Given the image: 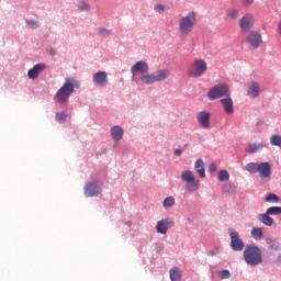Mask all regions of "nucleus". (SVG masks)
I'll return each mask as SVG.
<instances>
[{"label": "nucleus", "instance_id": "28", "mask_svg": "<svg viewBox=\"0 0 281 281\" xmlns=\"http://www.w3.org/2000/svg\"><path fill=\"white\" fill-rule=\"evenodd\" d=\"M258 168H259V165L256 162H249L245 166V170H247V172H250V175L258 173Z\"/></svg>", "mask_w": 281, "mask_h": 281}, {"label": "nucleus", "instance_id": "36", "mask_svg": "<svg viewBox=\"0 0 281 281\" xmlns=\"http://www.w3.org/2000/svg\"><path fill=\"white\" fill-rule=\"evenodd\" d=\"M57 122H65L67 120V113L60 112L56 114Z\"/></svg>", "mask_w": 281, "mask_h": 281}, {"label": "nucleus", "instance_id": "37", "mask_svg": "<svg viewBox=\"0 0 281 281\" xmlns=\"http://www.w3.org/2000/svg\"><path fill=\"white\" fill-rule=\"evenodd\" d=\"M26 24L31 30H36V27H38V22L34 20H29Z\"/></svg>", "mask_w": 281, "mask_h": 281}, {"label": "nucleus", "instance_id": "40", "mask_svg": "<svg viewBox=\"0 0 281 281\" xmlns=\"http://www.w3.org/2000/svg\"><path fill=\"white\" fill-rule=\"evenodd\" d=\"M252 3L254 0H241V5H244V8H249Z\"/></svg>", "mask_w": 281, "mask_h": 281}, {"label": "nucleus", "instance_id": "16", "mask_svg": "<svg viewBox=\"0 0 281 281\" xmlns=\"http://www.w3.org/2000/svg\"><path fill=\"white\" fill-rule=\"evenodd\" d=\"M42 71H45V64H37L29 70L27 76L30 80H36Z\"/></svg>", "mask_w": 281, "mask_h": 281}, {"label": "nucleus", "instance_id": "21", "mask_svg": "<svg viewBox=\"0 0 281 281\" xmlns=\"http://www.w3.org/2000/svg\"><path fill=\"white\" fill-rule=\"evenodd\" d=\"M240 16V10L236 8H231L225 11V18L227 21H236Z\"/></svg>", "mask_w": 281, "mask_h": 281}, {"label": "nucleus", "instance_id": "24", "mask_svg": "<svg viewBox=\"0 0 281 281\" xmlns=\"http://www.w3.org/2000/svg\"><path fill=\"white\" fill-rule=\"evenodd\" d=\"M203 159H198L195 161V172L201 177V179H205V167Z\"/></svg>", "mask_w": 281, "mask_h": 281}, {"label": "nucleus", "instance_id": "30", "mask_svg": "<svg viewBox=\"0 0 281 281\" xmlns=\"http://www.w3.org/2000/svg\"><path fill=\"white\" fill-rule=\"evenodd\" d=\"M270 144L271 146H278L279 148L281 147V135H272L270 137Z\"/></svg>", "mask_w": 281, "mask_h": 281}, {"label": "nucleus", "instance_id": "39", "mask_svg": "<svg viewBox=\"0 0 281 281\" xmlns=\"http://www.w3.org/2000/svg\"><path fill=\"white\" fill-rule=\"evenodd\" d=\"M99 34H101V36H109V34H111V31H109L104 27H100L99 29Z\"/></svg>", "mask_w": 281, "mask_h": 281}, {"label": "nucleus", "instance_id": "3", "mask_svg": "<svg viewBox=\"0 0 281 281\" xmlns=\"http://www.w3.org/2000/svg\"><path fill=\"white\" fill-rule=\"evenodd\" d=\"M196 26V12L190 11L187 15H183L178 23V30L180 34L188 35L194 32Z\"/></svg>", "mask_w": 281, "mask_h": 281}, {"label": "nucleus", "instance_id": "15", "mask_svg": "<svg viewBox=\"0 0 281 281\" xmlns=\"http://www.w3.org/2000/svg\"><path fill=\"white\" fill-rule=\"evenodd\" d=\"M85 194L86 196H98L100 194V189L94 182H88L85 187Z\"/></svg>", "mask_w": 281, "mask_h": 281}, {"label": "nucleus", "instance_id": "6", "mask_svg": "<svg viewBox=\"0 0 281 281\" xmlns=\"http://www.w3.org/2000/svg\"><path fill=\"white\" fill-rule=\"evenodd\" d=\"M181 180L187 183L189 192H196L201 188V182L194 177V172L187 170L181 173Z\"/></svg>", "mask_w": 281, "mask_h": 281}, {"label": "nucleus", "instance_id": "7", "mask_svg": "<svg viewBox=\"0 0 281 281\" xmlns=\"http://www.w3.org/2000/svg\"><path fill=\"white\" fill-rule=\"evenodd\" d=\"M229 95V87L225 83H220L212 87L207 92L209 100H218V98H227Z\"/></svg>", "mask_w": 281, "mask_h": 281}, {"label": "nucleus", "instance_id": "29", "mask_svg": "<svg viewBox=\"0 0 281 281\" xmlns=\"http://www.w3.org/2000/svg\"><path fill=\"white\" fill-rule=\"evenodd\" d=\"M266 213L270 216H278L281 214V206H271Z\"/></svg>", "mask_w": 281, "mask_h": 281}, {"label": "nucleus", "instance_id": "44", "mask_svg": "<svg viewBox=\"0 0 281 281\" xmlns=\"http://www.w3.org/2000/svg\"><path fill=\"white\" fill-rule=\"evenodd\" d=\"M55 52L54 50H50V55L54 56Z\"/></svg>", "mask_w": 281, "mask_h": 281}, {"label": "nucleus", "instance_id": "43", "mask_svg": "<svg viewBox=\"0 0 281 281\" xmlns=\"http://www.w3.org/2000/svg\"><path fill=\"white\" fill-rule=\"evenodd\" d=\"M214 254H216V252L215 251L209 252V256H214Z\"/></svg>", "mask_w": 281, "mask_h": 281}, {"label": "nucleus", "instance_id": "8", "mask_svg": "<svg viewBox=\"0 0 281 281\" xmlns=\"http://www.w3.org/2000/svg\"><path fill=\"white\" fill-rule=\"evenodd\" d=\"M231 236V247L233 251H243L245 249V241L240 239V235L234 228L228 229Z\"/></svg>", "mask_w": 281, "mask_h": 281}, {"label": "nucleus", "instance_id": "23", "mask_svg": "<svg viewBox=\"0 0 281 281\" xmlns=\"http://www.w3.org/2000/svg\"><path fill=\"white\" fill-rule=\"evenodd\" d=\"M250 236L254 238V240H262V238H265L262 227H252L250 231Z\"/></svg>", "mask_w": 281, "mask_h": 281}, {"label": "nucleus", "instance_id": "41", "mask_svg": "<svg viewBox=\"0 0 281 281\" xmlns=\"http://www.w3.org/2000/svg\"><path fill=\"white\" fill-rule=\"evenodd\" d=\"M209 168H210L211 172L216 171V165L215 164H211Z\"/></svg>", "mask_w": 281, "mask_h": 281}, {"label": "nucleus", "instance_id": "10", "mask_svg": "<svg viewBox=\"0 0 281 281\" xmlns=\"http://www.w3.org/2000/svg\"><path fill=\"white\" fill-rule=\"evenodd\" d=\"M251 49H258L262 45V35L258 31H251L245 40Z\"/></svg>", "mask_w": 281, "mask_h": 281}, {"label": "nucleus", "instance_id": "2", "mask_svg": "<svg viewBox=\"0 0 281 281\" xmlns=\"http://www.w3.org/2000/svg\"><path fill=\"white\" fill-rule=\"evenodd\" d=\"M246 265L258 267L262 265V250L256 245H247L243 252Z\"/></svg>", "mask_w": 281, "mask_h": 281}, {"label": "nucleus", "instance_id": "34", "mask_svg": "<svg viewBox=\"0 0 281 281\" xmlns=\"http://www.w3.org/2000/svg\"><path fill=\"white\" fill-rule=\"evenodd\" d=\"M175 205V198L168 196L164 200V207H172Z\"/></svg>", "mask_w": 281, "mask_h": 281}, {"label": "nucleus", "instance_id": "4", "mask_svg": "<svg viewBox=\"0 0 281 281\" xmlns=\"http://www.w3.org/2000/svg\"><path fill=\"white\" fill-rule=\"evenodd\" d=\"M205 74H207V61L203 58L194 59L187 69L189 78H202Z\"/></svg>", "mask_w": 281, "mask_h": 281}, {"label": "nucleus", "instance_id": "35", "mask_svg": "<svg viewBox=\"0 0 281 281\" xmlns=\"http://www.w3.org/2000/svg\"><path fill=\"white\" fill-rule=\"evenodd\" d=\"M231 276H232V273L229 272V270H222L220 272V277L222 280H227L231 278Z\"/></svg>", "mask_w": 281, "mask_h": 281}, {"label": "nucleus", "instance_id": "9", "mask_svg": "<svg viewBox=\"0 0 281 281\" xmlns=\"http://www.w3.org/2000/svg\"><path fill=\"white\" fill-rule=\"evenodd\" d=\"M256 24V19L254 18L252 13H245L239 19V29L240 32H249L254 29V25Z\"/></svg>", "mask_w": 281, "mask_h": 281}, {"label": "nucleus", "instance_id": "13", "mask_svg": "<svg viewBox=\"0 0 281 281\" xmlns=\"http://www.w3.org/2000/svg\"><path fill=\"white\" fill-rule=\"evenodd\" d=\"M92 82L97 87H106L109 85V76L104 71H98L94 74Z\"/></svg>", "mask_w": 281, "mask_h": 281}, {"label": "nucleus", "instance_id": "42", "mask_svg": "<svg viewBox=\"0 0 281 281\" xmlns=\"http://www.w3.org/2000/svg\"><path fill=\"white\" fill-rule=\"evenodd\" d=\"M181 149H176L175 151H173V155H176L177 157H181Z\"/></svg>", "mask_w": 281, "mask_h": 281}, {"label": "nucleus", "instance_id": "1", "mask_svg": "<svg viewBox=\"0 0 281 281\" xmlns=\"http://www.w3.org/2000/svg\"><path fill=\"white\" fill-rule=\"evenodd\" d=\"M80 83L75 78H66L63 87L55 94V102L58 104H67V101L74 93L75 89H78Z\"/></svg>", "mask_w": 281, "mask_h": 281}, {"label": "nucleus", "instance_id": "18", "mask_svg": "<svg viewBox=\"0 0 281 281\" xmlns=\"http://www.w3.org/2000/svg\"><path fill=\"white\" fill-rule=\"evenodd\" d=\"M221 102L225 113H227V115H232L234 113V101L232 98L228 95L225 99H222Z\"/></svg>", "mask_w": 281, "mask_h": 281}, {"label": "nucleus", "instance_id": "14", "mask_svg": "<svg viewBox=\"0 0 281 281\" xmlns=\"http://www.w3.org/2000/svg\"><path fill=\"white\" fill-rule=\"evenodd\" d=\"M258 172L261 179H269L271 177V165L269 162L259 164Z\"/></svg>", "mask_w": 281, "mask_h": 281}, {"label": "nucleus", "instance_id": "27", "mask_svg": "<svg viewBox=\"0 0 281 281\" xmlns=\"http://www.w3.org/2000/svg\"><path fill=\"white\" fill-rule=\"evenodd\" d=\"M169 273L171 281H181V270L179 268H172Z\"/></svg>", "mask_w": 281, "mask_h": 281}, {"label": "nucleus", "instance_id": "32", "mask_svg": "<svg viewBox=\"0 0 281 281\" xmlns=\"http://www.w3.org/2000/svg\"><path fill=\"white\" fill-rule=\"evenodd\" d=\"M78 9L81 11V12H89L91 10V5H89V3L85 2V1H80L78 3Z\"/></svg>", "mask_w": 281, "mask_h": 281}, {"label": "nucleus", "instance_id": "20", "mask_svg": "<svg viewBox=\"0 0 281 281\" xmlns=\"http://www.w3.org/2000/svg\"><path fill=\"white\" fill-rule=\"evenodd\" d=\"M262 148H265L263 143H254L246 146L245 153H248L249 155H254V153H259V150H262Z\"/></svg>", "mask_w": 281, "mask_h": 281}, {"label": "nucleus", "instance_id": "12", "mask_svg": "<svg viewBox=\"0 0 281 281\" xmlns=\"http://www.w3.org/2000/svg\"><path fill=\"white\" fill-rule=\"evenodd\" d=\"M148 63L139 60L131 67V74L132 76H139V74H148Z\"/></svg>", "mask_w": 281, "mask_h": 281}, {"label": "nucleus", "instance_id": "17", "mask_svg": "<svg viewBox=\"0 0 281 281\" xmlns=\"http://www.w3.org/2000/svg\"><path fill=\"white\" fill-rule=\"evenodd\" d=\"M247 95L248 98H258V95H260V86L258 85V82H250V85L248 86Z\"/></svg>", "mask_w": 281, "mask_h": 281}, {"label": "nucleus", "instance_id": "19", "mask_svg": "<svg viewBox=\"0 0 281 281\" xmlns=\"http://www.w3.org/2000/svg\"><path fill=\"white\" fill-rule=\"evenodd\" d=\"M196 120L203 128H210V114L207 112H200Z\"/></svg>", "mask_w": 281, "mask_h": 281}, {"label": "nucleus", "instance_id": "22", "mask_svg": "<svg viewBox=\"0 0 281 281\" xmlns=\"http://www.w3.org/2000/svg\"><path fill=\"white\" fill-rule=\"evenodd\" d=\"M111 135L113 139H116V142H120L124 137V130L120 127L119 125L113 126L111 130Z\"/></svg>", "mask_w": 281, "mask_h": 281}, {"label": "nucleus", "instance_id": "33", "mask_svg": "<svg viewBox=\"0 0 281 281\" xmlns=\"http://www.w3.org/2000/svg\"><path fill=\"white\" fill-rule=\"evenodd\" d=\"M220 181H229V172L227 170H221L218 173Z\"/></svg>", "mask_w": 281, "mask_h": 281}, {"label": "nucleus", "instance_id": "26", "mask_svg": "<svg viewBox=\"0 0 281 281\" xmlns=\"http://www.w3.org/2000/svg\"><path fill=\"white\" fill-rule=\"evenodd\" d=\"M266 243L273 251H278V249H280V243L278 241V239H276V237L266 238Z\"/></svg>", "mask_w": 281, "mask_h": 281}, {"label": "nucleus", "instance_id": "38", "mask_svg": "<svg viewBox=\"0 0 281 281\" xmlns=\"http://www.w3.org/2000/svg\"><path fill=\"white\" fill-rule=\"evenodd\" d=\"M154 10L156 12H166V10H168V7L164 5V4H156Z\"/></svg>", "mask_w": 281, "mask_h": 281}, {"label": "nucleus", "instance_id": "11", "mask_svg": "<svg viewBox=\"0 0 281 281\" xmlns=\"http://www.w3.org/2000/svg\"><path fill=\"white\" fill-rule=\"evenodd\" d=\"M175 227L172 218L166 217L157 222L156 231L158 234H168V229Z\"/></svg>", "mask_w": 281, "mask_h": 281}, {"label": "nucleus", "instance_id": "25", "mask_svg": "<svg viewBox=\"0 0 281 281\" xmlns=\"http://www.w3.org/2000/svg\"><path fill=\"white\" fill-rule=\"evenodd\" d=\"M258 221L262 223L263 225H267V227H271L273 225V218L269 216V214L263 213L258 215Z\"/></svg>", "mask_w": 281, "mask_h": 281}, {"label": "nucleus", "instance_id": "31", "mask_svg": "<svg viewBox=\"0 0 281 281\" xmlns=\"http://www.w3.org/2000/svg\"><path fill=\"white\" fill-rule=\"evenodd\" d=\"M266 202L267 203H280V198L274 193H270L266 196Z\"/></svg>", "mask_w": 281, "mask_h": 281}, {"label": "nucleus", "instance_id": "5", "mask_svg": "<svg viewBox=\"0 0 281 281\" xmlns=\"http://www.w3.org/2000/svg\"><path fill=\"white\" fill-rule=\"evenodd\" d=\"M168 76H170V71L167 69H161L154 74L142 75L140 82H143V85H155V82H164Z\"/></svg>", "mask_w": 281, "mask_h": 281}, {"label": "nucleus", "instance_id": "45", "mask_svg": "<svg viewBox=\"0 0 281 281\" xmlns=\"http://www.w3.org/2000/svg\"><path fill=\"white\" fill-rule=\"evenodd\" d=\"M279 261L281 262V255L279 256Z\"/></svg>", "mask_w": 281, "mask_h": 281}]
</instances>
